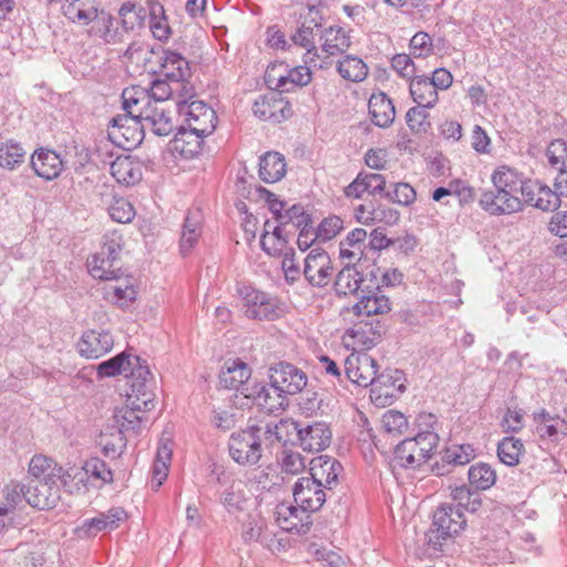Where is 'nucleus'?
<instances>
[{"label":"nucleus","instance_id":"21","mask_svg":"<svg viewBox=\"0 0 567 567\" xmlns=\"http://www.w3.org/2000/svg\"><path fill=\"white\" fill-rule=\"evenodd\" d=\"M550 166L558 168L554 187L558 196L567 197V143L563 138L553 141L546 152Z\"/></svg>","mask_w":567,"mask_h":567},{"label":"nucleus","instance_id":"30","mask_svg":"<svg viewBox=\"0 0 567 567\" xmlns=\"http://www.w3.org/2000/svg\"><path fill=\"white\" fill-rule=\"evenodd\" d=\"M369 114L379 127H389L395 118V109L385 93H374L369 100Z\"/></svg>","mask_w":567,"mask_h":567},{"label":"nucleus","instance_id":"18","mask_svg":"<svg viewBox=\"0 0 567 567\" xmlns=\"http://www.w3.org/2000/svg\"><path fill=\"white\" fill-rule=\"evenodd\" d=\"M404 374L401 370H385L375 375L373 386L371 388V398L375 401L384 400L381 403H388L390 399L395 398L399 393L404 392L405 385L403 383Z\"/></svg>","mask_w":567,"mask_h":567},{"label":"nucleus","instance_id":"42","mask_svg":"<svg viewBox=\"0 0 567 567\" xmlns=\"http://www.w3.org/2000/svg\"><path fill=\"white\" fill-rule=\"evenodd\" d=\"M27 493L24 484L19 482H11L6 485L1 491V501L0 506L4 509H8L9 516H16V508L23 502H27Z\"/></svg>","mask_w":567,"mask_h":567},{"label":"nucleus","instance_id":"13","mask_svg":"<svg viewBox=\"0 0 567 567\" xmlns=\"http://www.w3.org/2000/svg\"><path fill=\"white\" fill-rule=\"evenodd\" d=\"M24 486L27 503L34 508H53L60 501V486L55 480H30Z\"/></svg>","mask_w":567,"mask_h":567},{"label":"nucleus","instance_id":"24","mask_svg":"<svg viewBox=\"0 0 567 567\" xmlns=\"http://www.w3.org/2000/svg\"><path fill=\"white\" fill-rule=\"evenodd\" d=\"M331 430L324 422L301 426L299 445L303 451L320 452L330 445Z\"/></svg>","mask_w":567,"mask_h":567},{"label":"nucleus","instance_id":"55","mask_svg":"<svg viewBox=\"0 0 567 567\" xmlns=\"http://www.w3.org/2000/svg\"><path fill=\"white\" fill-rule=\"evenodd\" d=\"M473 488L467 487L466 485L455 487L451 495L454 501L457 502L455 507L465 508L470 512H476L482 504L480 496L472 492Z\"/></svg>","mask_w":567,"mask_h":567},{"label":"nucleus","instance_id":"1","mask_svg":"<svg viewBox=\"0 0 567 567\" xmlns=\"http://www.w3.org/2000/svg\"><path fill=\"white\" fill-rule=\"evenodd\" d=\"M124 112L135 115L143 128H150L158 136H167L174 125L163 104L153 101L150 94L135 87L125 89L122 93Z\"/></svg>","mask_w":567,"mask_h":567},{"label":"nucleus","instance_id":"36","mask_svg":"<svg viewBox=\"0 0 567 567\" xmlns=\"http://www.w3.org/2000/svg\"><path fill=\"white\" fill-rule=\"evenodd\" d=\"M148 18L153 37L158 41H167L172 35V29L162 2H151Z\"/></svg>","mask_w":567,"mask_h":567},{"label":"nucleus","instance_id":"51","mask_svg":"<svg viewBox=\"0 0 567 567\" xmlns=\"http://www.w3.org/2000/svg\"><path fill=\"white\" fill-rule=\"evenodd\" d=\"M475 457V451L470 444H454L445 449L443 461L452 466L465 465Z\"/></svg>","mask_w":567,"mask_h":567},{"label":"nucleus","instance_id":"3","mask_svg":"<svg viewBox=\"0 0 567 567\" xmlns=\"http://www.w3.org/2000/svg\"><path fill=\"white\" fill-rule=\"evenodd\" d=\"M466 525L461 508L453 504L440 505L433 514L430 529L425 533V542L434 551H441L443 544L457 535Z\"/></svg>","mask_w":567,"mask_h":567},{"label":"nucleus","instance_id":"47","mask_svg":"<svg viewBox=\"0 0 567 567\" xmlns=\"http://www.w3.org/2000/svg\"><path fill=\"white\" fill-rule=\"evenodd\" d=\"M247 502L241 481H233L220 496V503L229 513L240 512Z\"/></svg>","mask_w":567,"mask_h":567},{"label":"nucleus","instance_id":"64","mask_svg":"<svg viewBox=\"0 0 567 567\" xmlns=\"http://www.w3.org/2000/svg\"><path fill=\"white\" fill-rule=\"evenodd\" d=\"M548 231L557 237H567V210H557L550 217Z\"/></svg>","mask_w":567,"mask_h":567},{"label":"nucleus","instance_id":"14","mask_svg":"<svg viewBox=\"0 0 567 567\" xmlns=\"http://www.w3.org/2000/svg\"><path fill=\"white\" fill-rule=\"evenodd\" d=\"M76 13V22L83 25L94 22L96 31L106 43L118 41L117 32L112 30L114 18L104 9H99L89 2V4H81Z\"/></svg>","mask_w":567,"mask_h":567},{"label":"nucleus","instance_id":"62","mask_svg":"<svg viewBox=\"0 0 567 567\" xmlns=\"http://www.w3.org/2000/svg\"><path fill=\"white\" fill-rule=\"evenodd\" d=\"M322 402V394L309 388L301 394L298 404L303 413L311 415L321 409Z\"/></svg>","mask_w":567,"mask_h":567},{"label":"nucleus","instance_id":"61","mask_svg":"<svg viewBox=\"0 0 567 567\" xmlns=\"http://www.w3.org/2000/svg\"><path fill=\"white\" fill-rule=\"evenodd\" d=\"M89 476L101 480L103 483L112 482L113 474L110 468H107L106 463L99 458L92 457L87 460L82 466Z\"/></svg>","mask_w":567,"mask_h":567},{"label":"nucleus","instance_id":"26","mask_svg":"<svg viewBox=\"0 0 567 567\" xmlns=\"http://www.w3.org/2000/svg\"><path fill=\"white\" fill-rule=\"evenodd\" d=\"M30 164L34 173L47 181L56 178L63 169L60 155L42 147L32 154Z\"/></svg>","mask_w":567,"mask_h":567},{"label":"nucleus","instance_id":"44","mask_svg":"<svg viewBox=\"0 0 567 567\" xmlns=\"http://www.w3.org/2000/svg\"><path fill=\"white\" fill-rule=\"evenodd\" d=\"M315 465L311 467V473H315V470L319 472V478L321 481L324 476V484L323 487L331 492V484L336 483L338 480V476L342 470L341 464L329 456H320L317 461H313Z\"/></svg>","mask_w":567,"mask_h":567},{"label":"nucleus","instance_id":"49","mask_svg":"<svg viewBox=\"0 0 567 567\" xmlns=\"http://www.w3.org/2000/svg\"><path fill=\"white\" fill-rule=\"evenodd\" d=\"M291 39L295 44L307 49L306 63H312L313 66H322L321 64H317V58H319V55L317 54V48L313 42V31H311L309 27L300 25Z\"/></svg>","mask_w":567,"mask_h":567},{"label":"nucleus","instance_id":"52","mask_svg":"<svg viewBox=\"0 0 567 567\" xmlns=\"http://www.w3.org/2000/svg\"><path fill=\"white\" fill-rule=\"evenodd\" d=\"M288 243L287 237L282 233V226L278 225L272 228L271 236H269V231H264L260 245L262 250H265L268 255H278L281 252L286 244Z\"/></svg>","mask_w":567,"mask_h":567},{"label":"nucleus","instance_id":"40","mask_svg":"<svg viewBox=\"0 0 567 567\" xmlns=\"http://www.w3.org/2000/svg\"><path fill=\"white\" fill-rule=\"evenodd\" d=\"M523 182L522 174L508 166L498 167L492 175V183L495 189L506 190L512 194L518 193Z\"/></svg>","mask_w":567,"mask_h":567},{"label":"nucleus","instance_id":"41","mask_svg":"<svg viewBox=\"0 0 567 567\" xmlns=\"http://www.w3.org/2000/svg\"><path fill=\"white\" fill-rule=\"evenodd\" d=\"M200 236V215L198 213H188L183 224L181 236V251L186 255L192 250Z\"/></svg>","mask_w":567,"mask_h":567},{"label":"nucleus","instance_id":"17","mask_svg":"<svg viewBox=\"0 0 567 567\" xmlns=\"http://www.w3.org/2000/svg\"><path fill=\"white\" fill-rule=\"evenodd\" d=\"M346 377L360 386H373L377 375V361L369 354L350 355L346 362Z\"/></svg>","mask_w":567,"mask_h":567},{"label":"nucleus","instance_id":"63","mask_svg":"<svg viewBox=\"0 0 567 567\" xmlns=\"http://www.w3.org/2000/svg\"><path fill=\"white\" fill-rule=\"evenodd\" d=\"M117 282L118 284L113 287L116 302H118L121 307H127L135 300L136 290L128 279H125L123 284Z\"/></svg>","mask_w":567,"mask_h":567},{"label":"nucleus","instance_id":"60","mask_svg":"<svg viewBox=\"0 0 567 567\" xmlns=\"http://www.w3.org/2000/svg\"><path fill=\"white\" fill-rule=\"evenodd\" d=\"M285 217H287V220H292V225L300 230L315 228L311 215L300 204L292 205L286 209Z\"/></svg>","mask_w":567,"mask_h":567},{"label":"nucleus","instance_id":"29","mask_svg":"<svg viewBox=\"0 0 567 567\" xmlns=\"http://www.w3.org/2000/svg\"><path fill=\"white\" fill-rule=\"evenodd\" d=\"M391 310L389 298L381 293L380 288L377 291L361 290L359 301L353 306L355 315H365L368 317L373 315H383Z\"/></svg>","mask_w":567,"mask_h":567},{"label":"nucleus","instance_id":"57","mask_svg":"<svg viewBox=\"0 0 567 567\" xmlns=\"http://www.w3.org/2000/svg\"><path fill=\"white\" fill-rule=\"evenodd\" d=\"M109 215L114 221L126 224L134 218L135 210L128 200L120 197L114 198V200L110 205Z\"/></svg>","mask_w":567,"mask_h":567},{"label":"nucleus","instance_id":"32","mask_svg":"<svg viewBox=\"0 0 567 567\" xmlns=\"http://www.w3.org/2000/svg\"><path fill=\"white\" fill-rule=\"evenodd\" d=\"M410 94L413 101L420 105L425 107H433L437 100V91L431 84L429 78H413L410 83Z\"/></svg>","mask_w":567,"mask_h":567},{"label":"nucleus","instance_id":"38","mask_svg":"<svg viewBox=\"0 0 567 567\" xmlns=\"http://www.w3.org/2000/svg\"><path fill=\"white\" fill-rule=\"evenodd\" d=\"M468 484L474 492L486 491L496 482V472L487 463H476L468 470Z\"/></svg>","mask_w":567,"mask_h":567},{"label":"nucleus","instance_id":"48","mask_svg":"<svg viewBox=\"0 0 567 567\" xmlns=\"http://www.w3.org/2000/svg\"><path fill=\"white\" fill-rule=\"evenodd\" d=\"M55 471H60V465L42 454L34 455L29 463L31 480H54Z\"/></svg>","mask_w":567,"mask_h":567},{"label":"nucleus","instance_id":"5","mask_svg":"<svg viewBox=\"0 0 567 567\" xmlns=\"http://www.w3.org/2000/svg\"><path fill=\"white\" fill-rule=\"evenodd\" d=\"M439 440L437 433H416L396 445L394 461L401 467L417 468L431 457Z\"/></svg>","mask_w":567,"mask_h":567},{"label":"nucleus","instance_id":"25","mask_svg":"<svg viewBox=\"0 0 567 567\" xmlns=\"http://www.w3.org/2000/svg\"><path fill=\"white\" fill-rule=\"evenodd\" d=\"M157 73L174 85H182L181 81L190 76L189 63L182 54L165 50Z\"/></svg>","mask_w":567,"mask_h":567},{"label":"nucleus","instance_id":"12","mask_svg":"<svg viewBox=\"0 0 567 567\" xmlns=\"http://www.w3.org/2000/svg\"><path fill=\"white\" fill-rule=\"evenodd\" d=\"M330 256L321 248L312 249L305 258L303 276L313 287H326L332 277Z\"/></svg>","mask_w":567,"mask_h":567},{"label":"nucleus","instance_id":"28","mask_svg":"<svg viewBox=\"0 0 567 567\" xmlns=\"http://www.w3.org/2000/svg\"><path fill=\"white\" fill-rule=\"evenodd\" d=\"M226 370L223 371L220 383L231 390L243 391L248 393L251 388L246 383L250 378L251 371L247 363L240 360H233L226 362Z\"/></svg>","mask_w":567,"mask_h":567},{"label":"nucleus","instance_id":"23","mask_svg":"<svg viewBox=\"0 0 567 567\" xmlns=\"http://www.w3.org/2000/svg\"><path fill=\"white\" fill-rule=\"evenodd\" d=\"M113 346L114 339L112 334L104 330L86 331L78 344L81 355L87 359H97L104 355L112 350Z\"/></svg>","mask_w":567,"mask_h":567},{"label":"nucleus","instance_id":"15","mask_svg":"<svg viewBox=\"0 0 567 567\" xmlns=\"http://www.w3.org/2000/svg\"><path fill=\"white\" fill-rule=\"evenodd\" d=\"M480 206L493 216H501L523 210L524 204L516 194L495 189L482 194Z\"/></svg>","mask_w":567,"mask_h":567},{"label":"nucleus","instance_id":"31","mask_svg":"<svg viewBox=\"0 0 567 567\" xmlns=\"http://www.w3.org/2000/svg\"><path fill=\"white\" fill-rule=\"evenodd\" d=\"M286 175L285 157L277 152H267L259 161V177L265 183L271 184L280 181Z\"/></svg>","mask_w":567,"mask_h":567},{"label":"nucleus","instance_id":"19","mask_svg":"<svg viewBox=\"0 0 567 567\" xmlns=\"http://www.w3.org/2000/svg\"><path fill=\"white\" fill-rule=\"evenodd\" d=\"M243 395L252 399L257 406L268 413H276L288 405L286 394L271 383L269 385L257 383L248 393L243 391Z\"/></svg>","mask_w":567,"mask_h":567},{"label":"nucleus","instance_id":"35","mask_svg":"<svg viewBox=\"0 0 567 567\" xmlns=\"http://www.w3.org/2000/svg\"><path fill=\"white\" fill-rule=\"evenodd\" d=\"M128 404L124 408L117 409L114 413V419L120 426V432L136 431L142 422V416L137 415V411L144 410L143 404L133 400V395H128Z\"/></svg>","mask_w":567,"mask_h":567},{"label":"nucleus","instance_id":"16","mask_svg":"<svg viewBox=\"0 0 567 567\" xmlns=\"http://www.w3.org/2000/svg\"><path fill=\"white\" fill-rule=\"evenodd\" d=\"M252 111L262 121L278 123L289 117L292 113L290 104L276 91H271L269 94L256 100Z\"/></svg>","mask_w":567,"mask_h":567},{"label":"nucleus","instance_id":"9","mask_svg":"<svg viewBox=\"0 0 567 567\" xmlns=\"http://www.w3.org/2000/svg\"><path fill=\"white\" fill-rule=\"evenodd\" d=\"M271 384L286 395L300 393L307 385V374L296 365L279 362L269 369Z\"/></svg>","mask_w":567,"mask_h":567},{"label":"nucleus","instance_id":"11","mask_svg":"<svg viewBox=\"0 0 567 567\" xmlns=\"http://www.w3.org/2000/svg\"><path fill=\"white\" fill-rule=\"evenodd\" d=\"M135 364L128 373L130 388L133 400L143 404L144 411L154 408V393L152 391V374L147 365L141 364V358L134 355Z\"/></svg>","mask_w":567,"mask_h":567},{"label":"nucleus","instance_id":"6","mask_svg":"<svg viewBox=\"0 0 567 567\" xmlns=\"http://www.w3.org/2000/svg\"><path fill=\"white\" fill-rule=\"evenodd\" d=\"M179 113L186 117L189 135L203 138L216 128L217 116L215 111L203 101H178Z\"/></svg>","mask_w":567,"mask_h":567},{"label":"nucleus","instance_id":"33","mask_svg":"<svg viewBox=\"0 0 567 567\" xmlns=\"http://www.w3.org/2000/svg\"><path fill=\"white\" fill-rule=\"evenodd\" d=\"M150 8L137 6L136 2H124L118 10L122 28L128 32L144 27Z\"/></svg>","mask_w":567,"mask_h":567},{"label":"nucleus","instance_id":"58","mask_svg":"<svg viewBox=\"0 0 567 567\" xmlns=\"http://www.w3.org/2000/svg\"><path fill=\"white\" fill-rule=\"evenodd\" d=\"M311 80V73L308 66H297L289 71L287 75H280L277 79V86H285L290 84L291 87H299L307 85Z\"/></svg>","mask_w":567,"mask_h":567},{"label":"nucleus","instance_id":"59","mask_svg":"<svg viewBox=\"0 0 567 567\" xmlns=\"http://www.w3.org/2000/svg\"><path fill=\"white\" fill-rule=\"evenodd\" d=\"M343 228V221L338 216H329L324 218L315 229L316 238L327 241L336 237Z\"/></svg>","mask_w":567,"mask_h":567},{"label":"nucleus","instance_id":"43","mask_svg":"<svg viewBox=\"0 0 567 567\" xmlns=\"http://www.w3.org/2000/svg\"><path fill=\"white\" fill-rule=\"evenodd\" d=\"M339 74L348 81L361 82L368 75L367 64L358 56L347 55L338 63Z\"/></svg>","mask_w":567,"mask_h":567},{"label":"nucleus","instance_id":"10","mask_svg":"<svg viewBox=\"0 0 567 567\" xmlns=\"http://www.w3.org/2000/svg\"><path fill=\"white\" fill-rule=\"evenodd\" d=\"M243 308L249 319L272 321L281 316L278 299L255 289L245 293Z\"/></svg>","mask_w":567,"mask_h":567},{"label":"nucleus","instance_id":"50","mask_svg":"<svg viewBox=\"0 0 567 567\" xmlns=\"http://www.w3.org/2000/svg\"><path fill=\"white\" fill-rule=\"evenodd\" d=\"M382 429L392 436L405 433L409 427L408 417L396 410L386 411L381 419Z\"/></svg>","mask_w":567,"mask_h":567},{"label":"nucleus","instance_id":"2","mask_svg":"<svg viewBox=\"0 0 567 567\" xmlns=\"http://www.w3.org/2000/svg\"><path fill=\"white\" fill-rule=\"evenodd\" d=\"M261 421L247 424L245 429L234 432L228 440L230 457L239 465L254 466L260 461L265 449H268L266 433Z\"/></svg>","mask_w":567,"mask_h":567},{"label":"nucleus","instance_id":"34","mask_svg":"<svg viewBox=\"0 0 567 567\" xmlns=\"http://www.w3.org/2000/svg\"><path fill=\"white\" fill-rule=\"evenodd\" d=\"M323 43L322 51L328 55L344 53L351 44L349 34L342 28L330 27L321 35Z\"/></svg>","mask_w":567,"mask_h":567},{"label":"nucleus","instance_id":"4","mask_svg":"<svg viewBox=\"0 0 567 567\" xmlns=\"http://www.w3.org/2000/svg\"><path fill=\"white\" fill-rule=\"evenodd\" d=\"M122 238L116 234L105 235L101 250L87 259L89 272L100 280L121 281L123 271L120 264Z\"/></svg>","mask_w":567,"mask_h":567},{"label":"nucleus","instance_id":"27","mask_svg":"<svg viewBox=\"0 0 567 567\" xmlns=\"http://www.w3.org/2000/svg\"><path fill=\"white\" fill-rule=\"evenodd\" d=\"M110 169L116 182L125 186L136 185L143 177L142 163L131 156L116 157Z\"/></svg>","mask_w":567,"mask_h":567},{"label":"nucleus","instance_id":"37","mask_svg":"<svg viewBox=\"0 0 567 567\" xmlns=\"http://www.w3.org/2000/svg\"><path fill=\"white\" fill-rule=\"evenodd\" d=\"M134 364V355L127 354L124 351L101 362L97 365V375L100 378H111L117 374H125L127 377Z\"/></svg>","mask_w":567,"mask_h":567},{"label":"nucleus","instance_id":"46","mask_svg":"<svg viewBox=\"0 0 567 567\" xmlns=\"http://www.w3.org/2000/svg\"><path fill=\"white\" fill-rule=\"evenodd\" d=\"M27 152L23 147L14 142L7 141L0 143V166L7 169H14L24 162Z\"/></svg>","mask_w":567,"mask_h":567},{"label":"nucleus","instance_id":"56","mask_svg":"<svg viewBox=\"0 0 567 567\" xmlns=\"http://www.w3.org/2000/svg\"><path fill=\"white\" fill-rule=\"evenodd\" d=\"M384 197L401 206H410L416 199V192L408 183H394L393 190L385 192Z\"/></svg>","mask_w":567,"mask_h":567},{"label":"nucleus","instance_id":"54","mask_svg":"<svg viewBox=\"0 0 567 567\" xmlns=\"http://www.w3.org/2000/svg\"><path fill=\"white\" fill-rule=\"evenodd\" d=\"M561 206V198L556 189H551L547 185H538V196L533 207L543 212H557Z\"/></svg>","mask_w":567,"mask_h":567},{"label":"nucleus","instance_id":"22","mask_svg":"<svg viewBox=\"0 0 567 567\" xmlns=\"http://www.w3.org/2000/svg\"><path fill=\"white\" fill-rule=\"evenodd\" d=\"M261 426L264 431H268L266 436L269 447L275 443H299L301 424L292 419H281L277 423L261 421Z\"/></svg>","mask_w":567,"mask_h":567},{"label":"nucleus","instance_id":"20","mask_svg":"<svg viewBox=\"0 0 567 567\" xmlns=\"http://www.w3.org/2000/svg\"><path fill=\"white\" fill-rule=\"evenodd\" d=\"M309 512L300 506L296 507L281 503L276 507L277 522L287 532L295 530L298 534H306L312 525Z\"/></svg>","mask_w":567,"mask_h":567},{"label":"nucleus","instance_id":"53","mask_svg":"<svg viewBox=\"0 0 567 567\" xmlns=\"http://www.w3.org/2000/svg\"><path fill=\"white\" fill-rule=\"evenodd\" d=\"M429 107L425 106H414L411 107L405 115L406 124L409 128L416 134L426 133L431 127V122L429 120Z\"/></svg>","mask_w":567,"mask_h":567},{"label":"nucleus","instance_id":"7","mask_svg":"<svg viewBox=\"0 0 567 567\" xmlns=\"http://www.w3.org/2000/svg\"><path fill=\"white\" fill-rule=\"evenodd\" d=\"M295 502L306 511L317 512L324 504L328 493L323 482L319 478V472L310 473L309 476L300 477L292 488Z\"/></svg>","mask_w":567,"mask_h":567},{"label":"nucleus","instance_id":"45","mask_svg":"<svg viewBox=\"0 0 567 567\" xmlns=\"http://www.w3.org/2000/svg\"><path fill=\"white\" fill-rule=\"evenodd\" d=\"M524 451V444L514 436L504 437L497 445V456L507 466H515Z\"/></svg>","mask_w":567,"mask_h":567},{"label":"nucleus","instance_id":"8","mask_svg":"<svg viewBox=\"0 0 567 567\" xmlns=\"http://www.w3.org/2000/svg\"><path fill=\"white\" fill-rule=\"evenodd\" d=\"M144 131L141 121L134 114L125 112L112 118L109 136L114 144L131 150L142 143Z\"/></svg>","mask_w":567,"mask_h":567},{"label":"nucleus","instance_id":"39","mask_svg":"<svg viewBox=\"0 0 567 567\" xmlns=\"http://www.w3.org/2000/svg\"><path fill=\"white\" fill-rule=\"evenodd\" d=\"M362 276L360 272L354 267L346 266L337 275L334 290L339 296H359L361 293V291H359Z\"/></svg>","mask_w":567,"mask_h":567}]
</instances>
